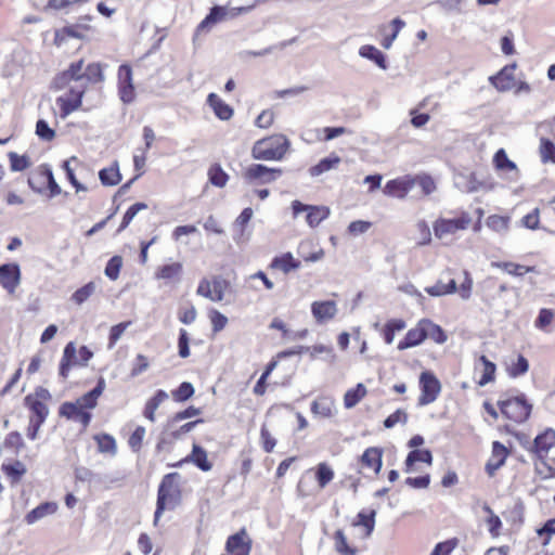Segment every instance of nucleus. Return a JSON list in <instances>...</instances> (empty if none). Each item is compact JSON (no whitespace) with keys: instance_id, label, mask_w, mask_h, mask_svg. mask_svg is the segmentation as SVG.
<instances>
[{"instance_id":"obj_63","label":"nucleus","mask_w":555,"mask_h":555,"mask_svg":"<svg viewBox=\"0 0 555 555\" xmlns=\"http://www.w3.org/2000/svg\"><path fill=\"white\" fill-rule=\"evenodd\" d=\"M150 366L149 360L143 354H138L135 358V361L133 362L130 375L132 377L141 375L143 372H145Z\"/></svg>"},{"instance_id":"obj_49","label":"nucleus","mask_w":555,"mask_h":555,"mask_svg":"<svg viewBox=\"0 0 555 555\" xmlns=\"http://www.w3.org/2000/svg\"><path fill=\"white\" fill-rule=\"evenodd\" d=\"M146 208H147V205L145 203H135V204L131 205L125 212V215L122 217V221H121L117 232L124 231L130 224V222L133 220V218L137 216V214Z\"/></svg>"},{"instance_id":"obj_53","label":"nucleus","mask_w":555,"mask_h":555,"mask_svg":"<svg viewBox=\"0 0 555 555\" xmlns=\"http://www.w3.org/2000/svg\"><path fill=\"white\" fill-rule=\"evenodd\" d=\"M334 478L333 469L326 463H320L317 467V480L321 488L327 486Z\"/></svg>"},{"instance_id":"obj_61","label":"nucleus","mask_w":555,"mask_h":555,"mask_svg":"<svg viewBox=\"0 0 555 555\" xmlns=\"http://www.w3.org/2000/svg\"><path fill=\"white\" fill-rule=\"evenodd\" d=\"M145 436V428L138 426L134 431L130 435L128 443L132 451L137 452L141 449L142 441Z\"/></svg>"},{"instance_id":"obj_41","label":"nucleus","mask_w":555,"mask_h":555,"mask_svg":"<svg viewBox=\"0 0 555 555\" xmlns=\"http://www.w3.org/2000/svg\"><path fill=\"white\" fill-rule=\"evenodd\" d=\"M335 550L340 555H358V550L347 543V538L343 530L338 529L334 534Z\"/></svg>"},{"instance_id":"obj_31","label":"nucleus","mask_w":555,"mask_h":555,"mask_svg":"<svg viewBox=\"0 0 555 555\" xmlns=\"http://www.w3.org/2000/svg\"><path fill=\"white\" fill-rule=\"evenodd\" d=\"M424 331L426 334V339L430 338L437 344H443L447 341V335L440 325L435 324L433 321L428 319H423Z\"/></svg>"},{"instance_id":"obj_44","label":"nucleus","mask_w":555,"mask_h":555,"mask_svg":"<svg viewBox=\"0 0 555 555\" xmlns=\"http://www.w3.org/2000/svg\"><path fill=\"white\" fill-rule=\"evenodd\" d=\"M87 1L88 0H48L47 8L54 11L68 13L73 11L76 7Z\"/></svg>"},{"instance_id":"obj_9","label":"nucleus","mask_w":555,"mask_h":555,"mask_svg":"<svg viewBox=\"0 0 555 555\" xmlns=\"http://www.w3.org/2000/svg\"><path fill=\"white\" fill-rule=\"evenodd\" d=\"M21 282V270L17 263H4L0 266V284L10 294L14 293Z\"/></svg>"},{"instance_id":"obj_26","label":"nucleus","mask_w":555,"mask_h":555,"mask_svg":"<svg viewBox=\"0 0 555 555\" xmlns=\"http://www.w3.org/2000/svg\"><path fill=\"white\" fill-rule=\"evenodd\" d=\"M25 405L33 412L30 420L44 423L48 415L49 409L44 402L37 401L36 397H25Z\"/></svg>"},{"instance_id":"obj_55","label":"nucleus","mask_w":555,"mask_h":555,"mask_svg":"<svg viewBox=\"0 0 555 555\" xmlns=\"http://www.w3.org/2000/svg\"><path fill=\"white\" fill-rule=\"evenodd\" d=\"M391 27H392L393 31L390 33V36L385 37L382 42V46L385 49L391 48L392 42L397 39L401 29H403L405 27V22L403 20H401L400 17H396L391 21Z\"/></svg>"},{"instance_id":"obj_11","label":"nucleus","mask_w":555,"mask_h":555,"mask_svg":"<svg viewBox=\"0 0 555 555\" xmlns=\"http://www.w3.org/2000/svg\"><path fill=\"white\" fill-rule=\"evenodd\" d=\"M83 410L73 402H64L61 404L59 413L63 417L79 422L86 428L90 424L92 415Z\"/></svg>"},{"instance_id":"obj_15","label":"nucleus","mask_w":555,"mask_h":555,"mask_svg":"<svg viewBox=\"0 0 555 555\" xmlns=\"http://www.w3.org/2000/svg\"><path fill=\"white\" fill-rule=\"evenodd\" d=\"M337 305L334 300L313 301L311 313L318 323L332 320L337 313Z\"/></svg>"},{"instance_id":"obj_6","label":"nucleus","mask_w":555,"mask_h":555,"mask_svg":"<svg viewBox=\"0 0 555 555\" xmlns=\"http://www.w3.org/2000/svg\"><path fill=\"white\" fill-rule=\"evenodd\" d=\"M472 223V217L468 212H462L459 218L438 219L434 224V232L438 238L454 234L460 230H465Z\"/></svg>"},{"instance_id":"obj_58","label":"nucleus","mask_w":555,"mask_h":555,"mask_svg":"<svg viewBox=\"0 0 555 555\" xmlns=\"http://www.w3.org/2000/svg\"><path fill=\"white\" fill-rule=\"evenodd\" d=\"M36 134L44 141H51L55 137V131L44 119H39L36 124Z\"/></svg>"},{"instance_id":"obj_43","label":"nucleus","mask_w":555,"mask_h":555,"mask_svg":"<svg viewBox=\"0 0 555 555\" xmlns=\"http://www.w3.org/2000/svg\"><path fill=\"white\" fill-rule=\"evenodd\" d=\"M480 362L483 364V372L480 379L478 380V385L483 387L494 380L496 365L486 356L480 357Z\"/></svg>"},{"instance_id":"obj_21","label":"nucleus","mask_w":555,"mask_h":555,"mask_svg":"<svg viewBox=\"0 0 555 555\" xmlns=\"http://www.w3.org/2000/svg\"><path fill=\"white\" fill-rule=\"evenodd\" d=\"M494 166L498 170L509 171L512 176L509 177L511 181H517L519 178V170L516 164L511 160L503 149H500L493 157Z\"/></svg>"},{"instance_id":"obj_45","label":"nucleus","mask_w":555,"mask_h":555,"mask_svg":"<svg viewBox=\"0 0 555 555\" xmlns=\"http://www.w3.org/2000/svg\"><path fill=\"white\" fill-rule=\"evenodd\" d=\"M529 371V361L522 356L518 354L515 362L507 369L511 377H518L525 375Z\"/></svg>"},{"instance_id":"obj_56","label":"nucleus","mask_w":555,"mask_h":555,"mask_svg":"<svg viewBox=\"0 0 555 555\" xmlns=\"http://www.w3.org/2000/svg\"><path fill=\"white\" fill-rule=\"evenodd\" d=\"M95 288H96L95 283L89 282L86 285H83L82 287L78 288L73 294L72 298L77 305H81L95 292Z\"/></svg>"},{"instance_id":"obj_36","label":"nucleus","mask_w":555,"mask_h":555,"mask_svg":"<svg viewBox=\"0 0 555 555\" xmlns=\"http://www.w3.org/2000/svg\"><path fill=\"white\" fill-rule=\"evenodd\" d=\"M330 216V209L326 206H311L307 214V223L314 228Z\"/></svg>"},{"instance_id":"obj_57","label":"nucleus","mask_w":555,"mask_h":555,"mask_svg":"<svg viewBox=\"0 0 555 555\" xmlns=\"http://www.w3.org/2000/svg\"><path fill=\"white\" fill-rule=\"evenodd\" d=\"M11 169L13 171H23L30 166L29 158L25 155H18L15 152L9 153Z\"/></svg>"},{"instance_id":"obj_60","label":"nucleus","mask_w":555,"mask_h":555,"mask_svg":"<svg viewBox=\"0 0 555 555\" xmlns=\"http://www.w3.org/2000/svg\"><path fill=\"white\" fill-rule=\"evenodd\" d=\"M209 319L212 325L214 333L222 331L228 324V318L216 309L209 313Z\"/></svg>"},{"instance_id":"obj_19","label":"nucleus","mask_w":555,"mask_h":555,"mask_svg":"<svg viewBox=\"0 0 555 555\" xmlns=\"http://www.w3.org/2000/svg\"><path fill=\"white\" fill-rule=\"evenodd\" d=\"M426 339V334L424 331L423 319L417 323V325L408 331L405 337L399 341L398 349L405 350L408 348H412L421 345Z\"/></svg>"},{"instance_id":"obj_3","label":"nucleus","mask_w":555,"mask_h":555,"mask_svg":"<svg viewBox=\"0 0 555 555\" xmlns=\"http://www.w3.org/2000/svg\"><path fill=\"white\" fill-rule=\"evenodd\" d=\"M499 406L504 416L515 423L526 422L532 410L524 395L504 401H499Z\"/></svg>"},{"instance_id":"obj_51","label":"nucleus","mask_w":555,"mask_h":555,"mask_svg":"<svg viewBox=\"0 0 555 555\" xmlns=\"http://www.w3.org/2000/svg\"><path fill=\"white\" fill-rule=\"evenodd\" d=\"M121 267L122 258L120 256H114L107 261L104 273L109 280L115 281L119 276Z\"/></svg>"},{"instance_id":"obj_4","label":"nucleus","mask_w":555,"mask_h":555,"mask_svg":"<svg viewBox=\"0 0 555 555\" xmlns=\"http://www.w3.org/2000/svg\"><path fill=\"white\" fill-rule=\"evenodd\" d=\"M421 396L418 398V405L424 406L437 400L440 391L441 384L436 375L430 371L422 372L420 375Z\"/></svg>"},{"instance_id":"obj_34","label":"nucleus","mask_w":555,"mask_h":555,"mask_svg":"<svg viewBox=\"0 0 555 555\" xmlns=\"http://www.w3.org/2000/svg\"><path fill=\"white\" fill-rule=\"evenodd\" d=\"M46 168H48V165L41 166L38 171L34 172L28 178V184L30 189L41 194L46 190L47 185V177H46Z\"/></svg>"},{"instance_id":"obj_52","label":"nucleus","mask_w":555,"mask_h":555,"mask_svg":"<svg viewBox=\"0 0 555 555\" xmlns=\"http://www.w3.org/2000/svg\"><path fill=\"white\" fill-rule=\"evenodd\" d=\"M376 509H372L369 514L360 512L358 514V522L356 525L363 526L366 529V535H371L375 527Z\"/></svg>"},{"instance_id":"obj_50","label":"nucleus","mask_w":555,"mask_h":555,"mask_svg":"<svg viewBox=\"0 0 555 555\" xmlns=\"http://www.w3.org/2000/svg\"><path fill=\"white\" fill-rule=\"evenodd\" d=\"M194 387L189 382H183L180 386L171 392L175 401L183 402L190 399L194 395Z\"/></svg>"},{"instance_id":"obj_37","label":"nucleus","mask_w":555,"mask_h":555,"mask_svg":"<svg viewBox=\"0 0 555 555\" xmlns=\"http://www.w3.org/2000/svg\"><path fill=\"white\" fill-rule=\"evenodd\" d=\"M457 289V285L455 280H450L447 284H443L441 281H438L435 285L426 287L425 291L427 294L434 297L443 296L447 294H453Z\"/></svg>"},{"instance_id":"obj_47","label":"nucleus","mask_w":555,"mask_h":555,"mask_svg":"<svg viewBox=\"0 0 555 555\" xmlns=\"http://www.w3.org/2000/svg\"><path fill=\"white\" fill-rule=\"evenodd\" d=\"M181 271L182 264L180 262L165 264L159 268V270L156 273V278L162 280H172L180 275Z\"/></svg>"},{"instance_id":"obj_40","label":"nucleus","mask_w":555,"mask_h":555,"mask_svg":"<svg viewBox=\"0 0 555 555\" xmlns=\"http://www.w3.org/2000/svg\"><path fill=\"white\" fill-rule=\"evenodd\" d=\"M94 440L98 443L99 452L111 453L113 455L116 454V440L113 436L108 434H100L94 436Z\"/></svg>"},{"instance_id":"obj_24","label":"nucleus","mask_w":555,"mask_h":555,"mask_svg":"<svg viewBox=\"0 0 555 555\" xmlns=\"http://www.w3.org/2000/svg\"><path fill=\"white\" fill-rule=\"evenodd\" d=\"M207 103L219 119L229 120L233 116V108L224 103L216 93L208 94Z\"/></svg>"},{"instance_id":"obj_8","label":"nucleus","mask_w":555,"mask_h":555,"mask_svg":"<svg viewBox=\"0 0 555 555\" xmlns=\"http://www.w3.org/2000/svg\"><path fill=\"white\" fill-rule=\"evenodd\" d=\"M85 92V85L70 86L68 94L56 99V104L60 106L62 118H66L69 114L81 106Z\"/></svg>"},{"instance_id":"obj_32","label":"nucleus","mask_w":555,"mask_h":555,"mask_svg":"<svg viewBox=\"0 0 555 555\" xmlns=\"http://www.w3.org/2000/svg\"><path fill=\"white\" fill-rule=\"evenodd\" d=\"M340 163V157L337 155H331L328 157L322 158L317 165L312 166L309 169L310 176L318 177L333 168H335Z\"/></svg>"},{"instance_id":"obj_25","label":"nucleus","mask_w":555,"mask_h":555,"mask_svg":"<svg viewBox=\"0 0 555 555\" xmlns=\"http://www.w3.org/2000/svg\"><path fill=\"white\" fill-rule=\"evenodd\" d=\"M168 399V393L159 389L156 391V393L147 400L144 406L143 415L145 418H147L151 422H155V412L159 408V405Z\"/></svg>"},{"instance_id":"obj_12","label":"nucleus","mask_w":555,"mask_h":555,"mask_svg":"<svg viewBox=\"0 0 555 555\" xmlns=\"http://www.w3.org/2000/svg\"><path fill=\"white\" fill-rule=\"evenodd\" d=\"M180 491H170L165 489L162 492V487H158L156 511L154 514V524L156 525L166 508H173L177 504Z\"/></svg>"},{"instance_id":"obj_22","label":"nucleus","mask_w":555,"mask_h":555,"mask_svg":"<svg viewBox=\"0 0 555 555\" xmlns=\"http://www.w3.org/2000/svg\"><path fill=\"white\" fill-rule=\"evenodd\" d=\"M57 511V504L54 502H44L39 504L37 507L31 509L25 516V521L28 525H34L38 520L44 518L48 515H52Z\"/></svg>"},{"instance_id":"obj_7","label":"nucleus","mask_w":555,"mask_h":555,"mask_svg":"<svg viewBox=\"0 0 555 555\" xmlns=\"http://www.w3.org/2000/svg\"><path fill=\"white\" fill-rule=\"evenodd\" d=\"M253 541L245 528L228 537L225 542L227 554L222 555H250Z\"/></svg>"},{"instance_id":"obj_35","label":"nucleus","mask_w":555,"mask_h":555,"mask_svg":"<svg viewBox=\"0 0 555 555\" xmlns=\"http://www.w3.org/2000/svg\"><path fill=\"white\" fill-rule=\"evenodd\" d=\"M491 267L502 269L505 272H507L508 274H512L515 276H521L525 273L533 270L532 267H525L521 264H517L514 262H507V261H492Z\"/></svg>"},{"instance_id":"obj_16","label":"nucleus","mask_w":555,"mask_h":555,"mask_svg":"<svg viewBox=\"0 0 555 555\" xmlns=\"http://www.w3.org/2000/svg\"><path fill=\"white\" fill-rule=\"evenodd\" d=\"M508 455V450L504 444L499 441H494L492 443V454L491 459L486 464L487 474L492 477L495 472L504 465L506 457Z\"/></svg>"},{"instance_id":"obj_17","label":"nucleus","mask_w":555,"mask_h":555,"mask_svg":"<svg viewBox=\"0 0 555 555\" xmlns=\"http://www.w3.org/2000/svg\"><path fill=\"white\" fill-rule=\"evenodd\" d=\"M184 462H192L195 466H197L203 472H209L212 467L211 463L207 459V452L204 448L198 444H193L192 453L186 456L184 460L179 461L173 464V467L181 466Z\"/></svg>"},{"instance_id":"obj_62","label":"nucleus","mask_w":555,"mask_h":555,"mask_svg":"<svg viewBox=\"0 0 555 555\" xmlns=\"http://www.w3.org/2000/svg\"><path fill=\"white\" fill-rule=\"evenodd\" d=\"M406 422L408 414L403 410L399 409L385 418L384 426L386 428H392L398 423L405 424Z\"/></svg>"},{"instance_id":"obj_48","label":"nucleus","mask_w":555,"mask_h":555,"mask_svg":"<svg viewBox=\"0 0 555 555\" xmlns=\"http://www.w3.org/2000/svg\"><path fill=\"white\" fill-rule=\"evenodd\" d=\"M464 0H436L433 2L434 5H437L443 13H457L462 14V4Z\"/></svg>"},{"instance_id":"obj_64","label":"nucleus","mask_w":555,"mask_h":555,"mask_svg":"<svg viewBox=\"0 0 555 555\" xmlns=\"http://www.w3.org/2000/svg\"><path fill=\"white\" fill-rule=\"evenodd\" d=\"M455 547V542L452 540H448L444 542H440L436 544L430 555H450V553Z\"/></svg>"},{"instance_id":"obj_18","label":"nucleus","mask_w":555,"mask_h":555,"mask_svg":"<svg viewBox=\"0 0 555 555\" xmlns=\"http://www.w3.org/2000/svg\"><path fill=\"white\" fill-rule=\"evenodd\" d=\"M414 181L408 178H398L393 180H389L383 192L388 196H395L399 198H403L409 191L413 188Z\"/></svg>"},{"instance_id":"obj_1","label":"nucleus","mask_w":555,"mask_h":555,"mask_svg":"<svg viewBox=\"0 0 555 555\" xmlns=\"http://www.w3.org/2000/svg\"><path fill=\"white\" fill-rule=\"evenodd\" d=\"M104 80L103 68L100 63H90L85 66L83 60L73 62L68 68L53 79V87L56 90H62L69 86L70 82H75V86L85 85L87 88L88 83H98Z\"/></svg>"},{"instance_id":"obj_33","label":"nucleus","mask_w":555,"mask_h":555,"mask_svg":"<svg viewBox=\"0 0 555 555\" xmlns=\"http://www.w3.org/2000/svg\"><path fill=\"white\" fill-rule=\"evenodd\" d=\"M366 395V388L359 383L354 388L347 390L344 396V404L347 409L356 406L360 400Z\"/></svg>"},{"instance_id":"obj_23","label":"nucleus","mask_w":555,"mask_h":555,"mask_svg":"<svg viewBox=\"0 0 555 555\" xmlns=\"http://www.w3.org/2000/svg\"><path fill=\"white\" fill-rule=\"evenodd\" d=\"M416 462H423L428 465H431L433 464L431 451L428 449H424V450L414 449V450L410 451L404 461V472L408 474L413 472V466Z\"/></svg>"},{"instance_id":"obj_28","label":"nucleus","mask_w":555,"mask_h":555,"mask_svg":"<svg viewBox=\"0 0 555 555\" xmlns=\"http://www.w3.org/2000/svg\"><path fill=\"white\" fill-rule=\"evenodd\" d=\"M272 268L281 269L284 273H289L300 267V261L296 260L291 253H285L275 257L271 262Z\"/></svg>"},{"instance_id":"obj_2","label":"nucleus","mask_w":555,"mask_h":555,"mask_svg":"<svg viewBox=\"0 0 555 555\" xmlns=\"http://www.w3.org/2000/svg\"><path fill=\"white\" fill-rule=\"evenodd\" d=\"M289 141L283 134H274L255 142L251 156L260 160H280L289 149Z\"/></svg>"},{"instance_id":"obj_20","label":"nucleus","mask_w":555,"mask_h":555,"mask_svg":"<svg viewBox=\"0 0 555 555\" xmlns=\"http://www.w3.org/2000/svg\"><path fill=\"white\" fill-rule=\"evenodd\" d=\"M383 450L377 447L367 448L360 457V463L363 467L371 468L375 474L382 469Z\"/></svg>"},{"instance_id":"obj_5","label":"nucleus","mask_w":555,"mask_h":555,"mask_svg":"<svg viewBox=\"0 0 555 555\" xmlns=\"http://www.w3.org/2000/svg\"><path fill=\"white\" fill-rule=\"evenodd\" d=\"M281 175V169L269 168L261 164H253L245 170L243 178L248 184H269Z\"/></svg>"},{"instance_id":"obj_27","label":"nucleus","mask_w":555,"mask_h":555,"mask_svg":"<svg viewBox=\"0 0 555 555\" xmlns=\"http://www.w3.org/2000/svg\"><path fill=\"white\" fill-rule=\"evenodd\" d=\"M359 54L362 57L373 61L379 68H382V69L387 68L385 54L382 51H379L377 48H375L374 46H370V44L362 46L359 50Z\"/></svg>"},{"instance_id":"obj_42","label":"nucleus","mask_w":555,"mask_h":555,"mask_svg":"<svg viewBox=\"0 0 555 555\" xmlns=\"http://www.w3.org/2000/svg\"><path fill=\"white\" fill-rule=\"evenodd\" d=\"M541 162L543 164L553 163L555 164V144L547 138L540 139L539 146Z\"/></svg>"},{"instance_id":"obj_38","label":"nucleus","mask_w":555,"mask_h":555,"mask_svg":"<svg viewBox=\"0 0 555 555\" xmlns=\"http://www.w3.org/2000/svg\"><path fill=\"white\" fill-rule=\"evenodd\" d=\"M208 179L212 185L223 188L229 180V176L219 164H214L208 169Z\"/></svg>"},{"instance_id":"obj_30","label":"nucleus","mask_w":555,"mask_h":555,"mask_svg":"<svg viewBox=\"0 0 555 555\" xmlns=\"http://www.w3.org/2000/svg\"><path fill=\"white\" fill-rule=\"evenodd\" d=\"M227 8L215 5L210 9V12L208 15L199 23V25L196 28V31H203L204 29L208 28L209 26L216 24L217 22L223 20V17L227 15Z\"/></svg>"},{"instance_id":"obj_59","label":"nucleus","mask_w":555,"mask_h":555,"mask_svg":"<svg viewBox=\"0 0 555 555\" xmlns=\"http://www.w3.org/2000/svg\"><path fill=\"white\" fill-rule=\"evenodd\" d=\"M311 411L323 417H331L333 415V404L326 400L313 401Z\"/></svg>"},{"instance_id":"obj_10","label":"nucleus","mask_w":555,"mask_h":555,"mask_svg":"<svg viewBox=\"0 0 555 555\" xmlns=\"http://www.w3.org/2000/svg\"><path fill=\"white\" fill-rule=\"evenodd\" d=\"M553 447H555V430L547 428L534 438L529 451L542 460Z\"/></svg>"},{"instance_id":"obj_14","label":"nucleus","mask_w":555,"mask_h":555,"mask_svg":"<svg viewBox=\"0 0 555 555\" xmlns=\"http://www.w3.org/2000/svg\"><path fill=\"white\" fill-rule=\"evenodd\" d=\"M73 366H79V358L77 354L76 345L69 341L63 351V357L60 362L59 375L66 379L69 375V371Z\"/></svg>"},{"instance_id":"obj_29","label":"nucleus","mask_w":555,"mask_h":555,"mask_svg":"<svg viewBox=\"0 0 555 555\" xmlns=\"http://www.w3.org/2000/svg\"><path fill=\"white\" fill-rule=\"evenodd\" d=\"M99 179L103 185L113 186L120 182L121 175L119 172L118 164L115 163L108 168H103L99 172Z\"/></svg>"},{"instance_id":"obj_39","label":"nucleus","mask_w":555,"mask_h":555,"mask_svg":"<svg viewBox=\"0 0 555 555\" xmlns=\"http://www.w3.org/2000/svg\"><path fill=\"white\" fill-rule=\"evenodd\" d=\"M455 185L465 193L478 191L479 183L474 173L456 176Z\"/></svg>"},{"instance_id":"obj_46","label":"nucleus","mask_w":555,"mask_h":555,"mask_svg":"<svg viewBox=\"0 0 555 555\" xmlns=\"http://www.w3.org/2000/svg\"><path fill=\"white\" fill-rule=\"evenodd\" d=\"M487 227L498 233H505L508 230L509 218L499 215H491L488 217Z\"/></svg>"},{"instance_id":"obj_54","label":"nucleus","mask_w":555,"mask_h":555,"mask_svg":"<svg viewBox=\"0 0 555 555\" xmlns=\"http://www.w3.org/2000/svg\"><path fill=\"white\" fill-rule=\"evenodd\" d=\"M202 413V410L199 408H195L193 405H190L189 408H186L185 410L183 411H180L178 413H176L169 421H168V424H167V428H171L176 423L180 422V421H183V420H186V418H191V417H194V416H197Z\"/></svg>"},{"instance_id":"obj_13","label":"nucleus","mask_w":555,"mask_h":555,"mask_svg":"<svg viewBox=\"0 0 555 555\" xmlns=\"http://www.w3.org/2000/svg\"><path fill=\"white\" fill-rule=\"evenodd\" d=\"M515 64L504 66L496 75L490 77V82L500 92L511 90L515 83Z\"/></svg>"}]
</instances>
